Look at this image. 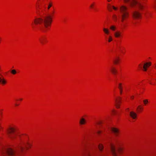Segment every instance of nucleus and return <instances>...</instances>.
<instances>
[{
  "label": "nucleus",
  "instance_id": "nucleus-1",
  "mask_svg": "<svg viewBox=\"0 0 156 156\" xmlns=\"http://www.w3.org/2000/svg\"><path fill=\"white\" fill-rule=\"evenodd\" d=\"M54 13L53 11L51 13V16L49 15L42 17L36 18L34 20V23L36 25H41V26L40 27V29L43 31H46L47 29L51 24L52 21V16Z\"/></svg>",
  "mask_w": 156,
  "mask_h": 156
},
{
  "label": "nucleus",
  "instance_id": "nucleus-2",
  "mask_svg": "<svg viewBox=\"0 0 156 156\" xmlns=\"http://www.w3.org/2000/svg\"><path fill=\"white\" fill-rule=\"evenodd\" d=\"M22 144H19L16 150H13L10 148H5L3 151V156H14L16 152H22L24 149V147L22 146V144H25L21 140Z\"/></svg>",
  "mask_w": 156,
  "mask_h": 156
},
{
  "label": "nucleus",
  "instance_id": "nucleus-3",
  "mask_svg": "<svg viewBox=\"0 0 156 156\" xmlns=\"http://www.w3.org/2000/svg\"><path fill=\"white\" fill-rule=\"evenodd\" d=\"M120 10L121 14L119 17L121 18L122 22H123L129 17V12L127 7L123 5L120 7Z\"/></svg>",
  "mask_w": 156,
  "mask_h": 156
},
{
  "label": "nucleus",
  "instance_id": "nucleus-4",
  "mask_svg": "<svg viewBox=\"0 0 156 156\" xmlns=\"http://www.w3.org/2000/svg\"><path fill=\"white\" fill-rule=\"evenodd\" d=\"M7 132L9 137L11 140H14L16 139L17 136L20 137V135L19 134L18 132L14 128H9L8 129Z\"/></svg>",
  "mask_w": 156,
  "mask_h": 156
},
{
  "label": "nucleus",
  "instance_id": "nucleus-5",
  "mask_svg": "<svg viewBox=\"0 0 156 156\" xmlns=\"http://www.w3.org/2000/svg\"><path fill=\"white\" fill-rule=\"evenodd\" d=\"M124 1L126 2H129L132 6L136 5L141 9H142L143 8V6L141 3L140 2L135 0H124Z\"/></svg>",
  "mask_w": 156,
  "mask_h": 156
},
{
  "label": "nucleus",
  "instance_id": "nucleus-6",
  "mask_svg": "<svg viewBox=\"0 0 156 156\" xmlns=\"http://www.w3.org/2000/svg\"><path fill=\"white\" fill-rule=\"evenodd\" d=\"M132 16L133 19H137L140 18L141 14L138 11L135 10L132 12Z\"/></svg>",
  "mask_w": 156,
  "mask_h": 156
},
{
  "label": "nucleus",
  "instance_id": "nucleus-7",
  "mask_svg": "<svg viewBox=\"0 0 156 156\" xmlns=\"http://www.w3.org/2000/svg\"><path fill=\"white\" fill-rule=\"evenodd\" d=\"M110 148L111 152L114 156H116L117 155V152L115 149V146L112 144L110 145Z\"/></svg>",
  "mask_w": 156,
  "mask_h": 156
},
{
  "label": "nucleus",
  "instance_id": "nucleus-8",
  "mask_svg": "<svg viewBox=\"0 0 156 156\" xmlns=\"http://www.w3.org/2000/svg\"><path fill=\"white\" fill-rule=\"evenodd\" d=\"M151 62H149L145 63L144 64V66H143V70L144 71H146L147 70V68L149 67L151 65ZM141 65L140 64L139 65V66H140V68L141 69H142L143 67L142 66H140Z\"/></svg>",
  "mask_w": 156,
  "mask_h": 156
},
{
  "label": "nucleus",
  "instance_id": "nucleus-9",
  "mask_svg": "<svg viewBox=\"0 0 156 156\" xmlns=\"http://www.w3.org/2000/svg\"><path fill=\"white\" fill-rule=\"evenodd\" d=\"M121 98L120 97H118L115 100V106L117 108H119L120 107V104L121 102Z\"/></svg>",
  "mask_w": 156,
  "mask_h": 156
},
{
  "label": "nucleus",
  "instance_id": "nucleus-10",
  "mask_svg": "<svg viewBox=\"0 0 156 156\" xmlns=\"http://www.w3.org/2000/svg\"><path fill=\"white\" fill-rule=\"evenodd\" d=\"M111 129L115 136H118L119 132L118 129L115 127H112Z\"/></svg>",
  "mask_w": 156,
  "mask_h": 156
},
{
  "label": "nucleus",
  "instance_id": "nucleus-11",
  "mask_svg": "<svg viewBox=\"0 0 156 156\" xmlns=\"http://www.w3.org/2000/svg\"><path fill=\"white\" fill-rule=\"evenodd\" d=\"M130 116L133 119H136L137 117L136 113L133 112H130Z\"/></svg>",
  "mask_w": 156,
  "mask_h": 156
},
{
  "label": "nucleus",
  "instance_id": "nucleus-12",
  "mask_svg": "<svg viewBox=\"0 0 156 156\" xmlns=\"http://www.w3.org/2000/svg\"><path fill=\"white\" fill-rule=\"evenodd\" d=\"M114 35L116 37H119L121 36V33L120 31H117L114 33Z\"/></svg>",
  "mask_w": 156,
  "mask_h": 156
},
{
  "label": "nucleus",
  "instance_id": "nucleus-13",
  "mask_svg": "<svg viewBox=\"0 0 156 156\" xmlns=\"http://www.w3.org/2000/svg\"><path fill=\"white\" fill-rule=\"evenodd\" d=\"M86 123V120L83 118H81L80 121V123L81 125H84Z\"/></svg>",
  "mask_w": 156,
  "mask_h": 156
},
{
  "label": "nucleus",
  "instance_id": "nucleus-14",
  "mask_svg": "<svg viewBox=\"0 0 156 156\" xmlns=\"http://www.w3.org/2000/svg\"><path fill=\"white\" fill-rule=\"evenodd\" d=\"M6 83V81L4 78H1L0 77V83L2 85L5 84Z\"/></svg>",
  "mask_w": 156,
  "mask_h": 156
},
{
  "label": "nucleus",
  "instance_id": "nucleus-15",
  "mask_svg": "<svg viewBox=\"0 0 156 156\" xmlns=\"http://www.w3.org/2000/svg\"><path fill=\"white\" fill-rule=\"evenodd\" d=\"M104 33L107 35H109V30L107 28H104L103 29Z\"/></svg>",
  "mask_w": 156,
  "mask_h": 156
},
{
  "label": "nucleus",
  "instance_id": "nucleus-16",
  "mask_svg": "<svg viewBox=\"0 0 156 156\" xmlns=\"http://www.w3.org/2000/svg\"><path fill=\"white\" fill-rule=\"evenodd\" d=\"M110 70L112 73L114 74H116L117 73V71L116 69L114 67H112L111 68Z\"/></svg>",
  "mask_w": 156,
  "mask_h": 156
},
{
  "label": "nucleus",
  "instance_id": "nucleus-17",
  "mask_svg": "<svg viewBox=\"0 0 156 156\" xmlns=\"http://www.w3.org/2000/svg\"><path fill=\"white\" fill-rule=\"evenodd\" d=\"M105 37L106 40H107V39H108V42H110L112 41V36H109L108 37L107 36H105Z\"/></svg>",
  "mask_w": 156,
  "mask_h": 156
},
{
  "label": "nucleus",
  "instance_id": "nucleus-18",
  "mask_svg": "<svg viewBox=\"0 0 156 156\" xmlns=\"http://www.w3.org/2000/svg\"><path fill=\"white\" fill-rule=\"evenodd\" d=\"M39 40H40V42H41V43L42 44H44V41L45 40V38L44 37H42L41 38L39 39Z\"/></svg>",
  "mask_w": 156,
  "mask_h": 156
},
{
  "label": "nucleus",
  "instance_id": "nucleus-19",
  "mask_svg": "<svg viewBox=\"0 0 156 156\" xmlns=\"http://www.w3.org/2000/svg\"><path fill=\"white\" fill-rule=\"evenodd\" d=\"M119 60V58H116L114 59L113 62H114V63L115 64H117L118 63Z\"/></svg>",
  "mask_w": 156,
  "mask_h": 156
},
{
  "label": "nucleus",
  "instance_id": "nucleus-20",
  "mask_svg": "<svg viewBox=\"0 0 156 156\" xmlns=\"http://www.w3.org/2000/svg\"><path fill=\"white\" fill-rule=\"evenodd\" d=\"M98 148L100 151H102L103 148V145L101 144H100L98 146Z\"/></svg>",
  "mask_w": 156,
  "mask_h": 156
},
{
  "label": "nucleus",
  "instance_id": "nucleus-21",
  "mask_svg": "<svg viewBox=\"0 0 156 156\" xmlns=\"http://www.w3.org/2000/svg\"><path fill=\"white\" fill-rule=\"evenodd\" d=\"M52 3L51 2H49L47 8L48 10H49L50 9V8L52 6Z\"/></svg>",
  "mask_w": 156,
  "mask_h": 156
},
{
  "label": "nucleus",
  "instance_id": "nucleus-22",
  "mask_svg": "<svg viewBox=\"0 0 156 156\" xmlns=\"http://www.w3.org/2000/svg\"><path fill=\"white\" fill-rule=\"evenodd\" d=\"M142 107L140 105L137 108V109L138 110V111L139 112H140L141 111V110H142Z\"/></svg>",
  "mask_w": 156,
  "mask_h": 156
},
{
  "label": "nucleus",
  "instance_id": "nucleus-23",
  "mask_svg": "<svg viewBox=\"0 0 156 156\" xmlns=\"http://www.w3.org/2000/svg\"><path fill=\"white\" fill-rule=\"evenodd\" d=\"M110 29L112 30H115L116 29V27L114 26H112L110 27Z\"/></svg>",
  "mask_w": 156,
  "mask_h": 156
},
{
  "label": "nucleus",
  "instance_id": "nucleus-24",
  "mask_svg": "<svg viewBox=\"0 0 156 156\" xmlns=\"http://www.w3.org/2000/svg\"><path fill=\"white\" fill-rule=\"evenodd\" d=\"M113 19L115 21H116L117 20V16H116L115 15H114L113 16Z\"/></svg>",
  "mask_w": 156,
  "mask_h": 156
},
{
  "label": "nucleus",
  "instance_id": "nucleus-25",
  "mask_svg": "<svg viewBox=\"0 0 156 156\" xmlns=\"http://www.w3.org/2000/svg\"><path fill=\"white\" fill-rule=\"evenodd\" d=\"M118 88L119 90L122 89V84L121 83H119L118 86Z\"/></svg>",
  "mask_w": 156,
  "mask_h": 156
},
{
  "label": "nucleus",
  "instance_id": "nucleus-26",
  "mask_svg": "<svg viewBox=\"0 0 156 156\" xmlns=\"http://www.w3.org/2000/svg\"><path fill=\"white\" fill-rule=\"evenodd\" d=\"M11 73L13 74H15L16 73V70L14 69H12L11 70Z\"/></svg>",
  "mask_w": 156,
  "mask_h": 156
},
{
  "label": "nucleus",
  "instance_id": "nucleus-27",
  "mask_svg": "<svg viewBox=\"0 0 156 156\" xmlns=\"http://www.w3.org/2000/svg\"><path fill=\"white\" fill-rule=\"evenodd\" d=\"M143 102L144 104L146 105L148 102V101L147 99H146L143 101Z\"/></svg>",
  "mask_w": 156,
  "mask_h": 156
},
{
  "label": "nucleus",
  "instance_id": "nucleus-28",
  "mask_svg": "<svg viewBox=\"0 0 156 156\" xmlns=\"http://www.w3.org/2000/svg\"><path fill=\"white\" fill-rule=\"evenodd\" d=\"M0 149L2 150V156H3V151H4V150L5 148H4L3 147H0Z\"/></svg>",
  "mask_w": 156,
  "mask_h": 156
},
{
  "label": "nucleus",
  "instance_id": "nucleus-29",
  "mask_svg": "<svg viewBox=\"0 0 156 156\" xmlns=\"http://www.w3.org/2000/svg\"><path fill=\"white\" fill-rule=\"evenodd\" d=\"M111 8H112V6H109L108 7V8L109 10L110 11H112V9H111Z\"/></svg>",
  "mask_w": 156,
  "mask_h": 156
},
{
  "label": "nucleus",
  "instance_id": "nucleus-30",
  "mask_svg": "<svg viewBox=\"0 0 156 156\" xmlns=\"http://www.w3.org/2000/svg\"><path fill=\"white\" fill-rule=\"evenodd\" d=\"M94 3V2H93V3L91 4V5H90V7L91 8H93Z\"/></svg>",
  "mask_w": 156,
  "mask_h": 156
},
{
  "label": "nucleus",
  "instance_id": "nucleus-31",
  "mask_svg": "<svg viewBox=\"0 0 156 156\" xmlns=\"http://www.w3.org/2000/svg\"><path fill=\"white\" fill-rule=\"evenodd\" d=\"M119 50L121 51L123 53H124L123 52V51H122V48H121V47H119Z\"/></svg>",
  "mask_w": 156,
  "mask_h": 156
},
{
  "label": "nucleus",
  "instance_id": "nucleus-32",
  "mask_svg": "<svg viewBox=\"0 0 156 156\" xmlns=\"http://www.w3.org/2000/svg\"><path fill=\"white\" fill-rule=\"evenodd\" d=\"M117 151H119V152H120L121 151V148H117Z\"/></svg>",
  "mask_w": 156,
  "mask_h": 156
},
{
  "label": "nucleus",
  "instance_id": "nucleus-33",
  "mask_svg": "<svg viewBox=\"0 0 156 156\" xmlns=\"http://www.w3.org/2000/svg\"><path fill=\"white\" fill-rule=\"evenodd\" d=\"M112 7L115 10H116L117 9V8L116 7H115L114 6H113Z\"/></svg>",
  "mask_w": 156,
  "mask_h": 156
},
{
  "label": "nucleus",
  "instance_id": "nucleus-34",
  "mask_svg": "<svg viewBox=\"0 0 156 156\" xmlns=\"http://www.w3.org/2000/svg\"><path fill=\"white\" fill-rule=\"evenodd\" d=\"M154 8L156 10V3L154 4Z\"/></svg>",
  "mask_w": 156,
  "mask_h": 156
},
{
  "label": "nucleus",
  "instance_id": "nucleus-35",
  "mask_svg": "<svg viewBox=\"0 0 156 156\" xmlns=\"http://www.w3.org/2000/svg\"><path fill=\"white\" fill-rule=\"evenodd\" d=\"M122 89L120 90V94H121L122 93Z\"/></svg>",
  "mask_w": 156,
  "mask_h": 156
},
{
  "label": "nucleus",
  "instance_id": "nucleus-36",
  "mask_svg": "<svg viewBox=\"0 0 156 156\" xmlns=\"http://www.w3.org/2000/svg\"><path fill=\"white\" fill-rule=\"evenodd\" d=\"M134 96H131L130 98H131V99H133L134 98Z\"/></svg>",
  "mask_w": 156,
  "mask_h": 156
},
{
  "label": "nucleus",
  "instance_id": "nucleus-37",
  "mask_svg": "<svg viewBox=\"0 0 156 156\" xmlns=\"http://www.w3.org/2000/svg\"><path fill=\"white\" fill-rule=\"evenodd\" d=\"M101 131H98L97 132V133L98 134H99L101 133Z\"/></svg>",
  "mask_w": 156,
  "mask_h": 156
},
{
  "label": "nucleus",
  "instance_id": "nucleus-38",
  "mask_svg": "<svg viewBox=\"0 0 156 156\" xmlns=\"http://www.w3.org/2000/svg\"><path fill=\"white\" fill-rule=\"evenodd\" d=\"M27 144L29 146V147H30V144L28 142L27 143Z\"/></svg>",
  "mask_w": 156,
  "mask_h": 156
},
{
  "label": "nucleus",
  "instance_id": "nucleus-39",
  "mask_svg": "<svg viewBox=\"0 0 156 156\" xmlns=\"http://www.w3.org/2000/svg\"><path fill=\"white\" fill-rule=\"evenodd\" d=\"M15 105H16V106H18V105H19L17 104H16Z\"/></svg>",
  "mask_w": 156,
  "mask_h": 156
},
{
  "label": "nucleus",
  "instance_id": "nucleus-40",
  "mask_svg": "<svg viewBox=\"0 0 156 156\" xmlns=\"http://www.w3.org/2000/svg\"><path fill=\"white\" fill-rule=\"evenodd\" d=\"M115 114V112L114 111V110H113L112 111Z\"/></svg>",
  "mask_w": 156,
  "mask_h": 156
},
{
  "label": "nucleus",
  "instance_id": "nucleus-41",
  "mask_svg": "<svg viewBox=\"0 0 156 156\" xmlns=\"http://www.w3.org/2000/svg\"><path fill=\"white\" fill-rule=\"evenodd\" d=\"M20 101H22V98H20Z\"/></svg>",
  "mask_w": 156,
  "mask_h": 156
},
{
  "label": "nucleus",
  "instance_id": "nucleus-42",
  "mask_svg": "<svg viewBox=\"0 0 156 156\" xmlns=\"http://www.w3.org/2000/svg\"><path fill=\"white\" fill-rule=\"evenodd\" d=\"M127 109H128V110H129V108H128Z\"/></svg>",
  "mask_w": 156,
  "mask_h": 156
},
{
  "label": "nucleus",
  "instance_id": "nucleus-43",
  "mask_svg": "<svg viewBox=\"0 0 156 156\" xmlns=\"http://www.w3.org/2000/svg\"><path fill=\"white\" fill-rule=\"evenodd\" d=\"M27 149H28V148L27 147Z\"/></svg>",
  "mask_w": 156,
  "mask_h": 156
},
{
  "label": "nucleus",
  "instance_id": "nucleus-44",
  "mask_svg": "<svg viewBox=\"0 0 156 156\" xmlns=\"http://www.w3.org/2000/svg\"><path fill=\"white\" fill-rule=\"evenodd\" d=\"M44 0H42V1H44Z\"/></svg>",
  "mask_w": 156,
  "mask_h": 156
}]
</instances>
